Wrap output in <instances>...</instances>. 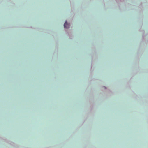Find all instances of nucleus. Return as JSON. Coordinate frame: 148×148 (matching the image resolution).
Returning a JSON list of instances; mask_svg holds the SVG:
<instances>
[{"label":"nucleus","mask_w":148,"mask_h":148,"mask_svg":"<svg viewBox=\"0 0 148 148\" xmlns=\"http://www.w3.org/2000/svg\"><path fill=\"white\" fill-rule=\"evenodd\" d=\"M69 24L67 23V21H66L65 23L64 24V28H68L69 27Z\"/></svg>","instance_id":"f257e3e1"}]
</instances>
